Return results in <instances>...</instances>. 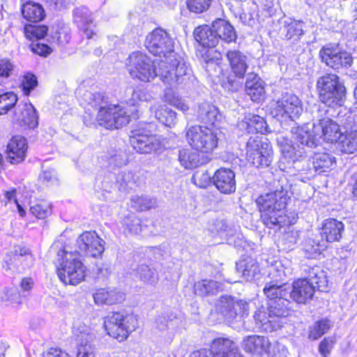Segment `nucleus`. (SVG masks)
Returning a JSON list of instances; mask_svg holds the SVG:
<instances>
[{"label":"nucleus","mask_w":357,"mask_h":357,"mask_svg":"<svg viewBox=\"0 0 357 357\" xmlns=\"http://www.w3.org/2000/svg\"><path fill=\"white\" fill-rule=\"evenodd\" d=\"M212 0H188L187 5L188 9L196 13H201L207 10Z\"/></svg>","instance_id":"obj_54"},{"label":"nucleus","mask_w":357,"mask_h":357,"mask_svg":"<svg viewBox=\"0 0 357 357\" xmlns=\"http://www.w3.org/2000/svg\"><path fill=\"white\" fill-rule=\"evenodd\" d=\"M291 132L294 141V144L292 145L294 150H296V146L303 149L305 146L313 148L317 146L319 137L313 130L311 132L308 125L301 127H294L291 128Z\"/></svg>","instance_id":"obj_18"},{"label":"nucleus","mask_w":357,"mask_h":357,"mask_svg":"<svg viewBox=\"0 0 357 357\" xmlns=\"http://www.w3.org/2000/svg\"><path fill=\"white\" fill-rule=\"evenodd\" d=\"M319 55L322 62L335 70L350 67L353 62L351 55L336 45L323 47Z\"/></svg>","instance_id":"obj_14"},{"label":"nucleus","mask_w":357,"mask_h":357,"mask_svg":"<svg viewBox=\"0 0 357 357\" xmlns=\"http://www.w3.org/2000/svg\"><path fill=\"white\" fill-rule=\"evenodd\" d=\"M170 66L165 61H160L158 67L150 57L141 52H135L127 59L126 66L130 75L142 82H151L158 77L170 87L185 82L190 78L191 69L186 62L174 60Z\"/></svg>","instance_id":"obj_1"},{"label":"nucleus","mask_w":357,"mask_h":357,"mask_svg":"<svg viewBox=\"0 0 357 357\" xmlns=\"http://www.w3.org/2000/svg\"><path fill=\"white\" fill-rule=\"evenodd\" d=\"M40 181L47 185L57 183V175L54 169H43L39 176Z\"/></svg>","instance_id":"obj_57"},{"label":"nucleus","mask_w":357,"mask_h":357,"mask_svg":"<svg viewBox=\"0 0 357 357\" xmlns=\"http://www.w3.org/2000/svg\"><path fill=\"white\" fill-rule=\"evenodd\" d=\"M123 226L130 234H138L142 231V220L135 215H130L124 218Z\"/></svg>","instance_id":"obj_48"},{"label":"nucleus","mask_w":357,"mask_h":357,"mask_svg":"<svg viewBox=\"0 0 357 357\" xmlns=\"http://www.w3.org/2000/svg\"><path fill=\"white\" fill-rule=\"evenodd\" d=\"M285 29L287 31L285 37L287 39H294L297 40L299 39L300 36L303 34V24L301 22H285Z\"/></svg>","instance_id":"obj_49"},{"label":"nucleus","mask_w":357,"mask_h":357,"mask_svg":"<svg viewBox=\"0 0 357 357\" xmlns=\"http://www.w3.org/2000/svg\"><path fill=\"white\" fill-rule=\"evenodd\" d=\"M13 121L20 126L35 128L38 125L36 110L31 103H20L15 110Z\"/></svg>","instance_id":"obj_22"},{"label":"nucleus","mask_w":357,"mask_h":357,"mask_svg":"<svg viewBox=\"0 0 357 357\" xmlns=\"http://www.w3.org/2000/svg\"><path fill=\"white\" fill-rule=\"evenodd\" d=\"M246 159L257 168L267 167L272 161V149L258 137H250L246 146Z\"/></svg>","instance_id":"obj_9"},{"label":"nucleus","mask_w":357,"mask_h":357,"mask_svg":"<svg viewBox=\"0 0 357 357\" xmlns=\"http://www.w3.org/2000/svg\"><path fill=\"white\" fill-rule=\"evenodd\" d=\"M145 47L150 53L162 58L160 61H167L169 66L176 59L185 62L183 58L174 52V41L164 29L158 28L149 33L145 40Z\"/></svg>","instance_id":"obj_4"},{"label":"nucleus","mask_w":357,"mask_h":357,"mask_svg":"<svg viewBox=\"0 0 357 357\" xmlns=\"http://www.w3.org/2000/svg\"><path fill=\"white\" fill-rule=\"evenodd\" d=\"M14 249V251H12V252L14 254L13 258L15 261H20V258L24 257L26 259H32L29 249L20 245L15 246Z\"/></svg>","instance_id":"obj_64"},{"label":"nucleus","mask_w":357,"mask_h":357,"mask_svg":"<svg viewBox=\"0 0 357 357\" xmlns=\"http://www.w3.org/2000/svg\"><path fill=\"white\" fill-rule=\"evenodd\" d=\"M74 22L79 30L90 39L96 34L95 24L91 17V13L87 8L80 7L74 10Z\"/></svg>","instance_id":"obj_20"},{"label":"nucleus","mask_w":357,"mask_h":357,"mask_svg":"<svg viewBox=\"0 0 357 357\" xmlns=\"http://www.w3.org/2000/svg\"><path fill=\"white\" fill-rule=\"evenodd\" d=\"M51 252H56L57 274L63 283L77 285L84 280L86 267L79 259L77 252L70 251L66 247L58 250L56 245L51 248Z\"/></svg>","instance_id":"obj_3"},{"label":"nucleus","mask_w":357,"mask_h":357,"mask_svg":"<svg viewBox=\"0 0 357 357\" xmlns=\"http://www.w3.org/2000/svg\"><path fill=\"white\" fill-rule=\"evenodd\" d=\"M150 97V95L144 89L136 88L132 91L129 102L131 105H135L140 101L149 100Z\"/></svg>","instance_id":"obj_58"},{"label":"nucleus","mask_w":357,"mask_h":357,"mask_svg":"<svg viewBox=\"0 0 357 357\" xmlns=\"http://www.w3.org/2000/svg\"><path fill=\"white\" fill-rule=\"evenodd\" d=\"M213 30L218 37V43L220 40L229 43L235 42L237 35L234 26L227 21L218 19L212 24Z\"/></svg>","instance_id":"obj_28"},{"label":"nucleus","mask_w":357,"mask_h":357,"mask_svg":"<svg viewBox=\"0 0 357 357\" xmlns=\"http://www.w3.org/2000/svg\"><path fill=\"white\" fill-rule=\"evenodd\" d=\"M337 143V149L346 154H351L357 151V131L350 130L342 132Z\"/></svg>","instance_id":"obj_37"},{"label":"nucleus","mask_w":357,"mask_h":357,"mask_svg":"<svg viewBox=\"0 0 357 357\" xmlns=\"http://www.w3.org/2000/svg\"><path fill=\"white\" fill-rule=\"evenodd\" d=\"M93 299L98 305H114L123 301L125 295L114 289H100L93 294Z\"/></svg>","instance_id":"obj_30"},{"label":"nucleus","mask_w":357,"mask_h":357,"mask_svg":"<svg viewBox=\"0 0 357 357\" xmlns=\"http://www.w3.org/2000/svg\"><path fill=\"white\" fill-rule=\"evenodd\" d=\"M82 98L86 104L95 108L101 109V106L107 105L104 102L103 96L99 92L92 93L87 91L83 93Z\"/></svg>","instance_id":"obj_51"},{"label":"nucleus","mask_w":357,"mask_h":357,"mask_svg":"<svg viewBox=\"0 0 357 357\" xmlns=\"http://www.w3.org/2000/svg\"><path fill=\"white\" fill-rule=\"evenodd\" d=\"M192 178L195 183L200 188H206L211 183V176L207 172H197L194 175Z\"/></svg>","instance_id":"obj_61"},{"label":"nucleus","mask_w":357,"mask_h":357,"mask_svg":"<svg viewBox=\"0 0 357 357\" xmlns=\"http://www.w3.org/2000/svg\"><path fill=\"white\" fill-rule=\"evenodd\" d=\"M96 119L99 125L105 128L118 129L129 123L130 114L119 105H106L99 109Z\"/></svg>","instance_id":"obj_10"},{"label":"nucleus","mask_w":357,"mask_h":357,"mask_svg":"<svg viewBox=\"0 0 357 357\" xmlns=\"http://www.w3.org/2000/svg\"><path fill=\"white\" fill-rule=\"evenodd\" d=\"M48 28L45 25H26L24 28L25 36L31 40L43 38L47 33Z\"/></svg>","instance_id":"obj_46"},{"label":"nucleus","mask_w":357,"mask_h":357,"mask_svg":"<svg viewBox=\"0 0 357 357\" xmlns=\"http://www.w3.org/2000/svg\"><path fill=\"white\" fill-rule=\"evenodd\" d=\"M343 229L344 225L342 222L335 219H328L323 224L321 235L322 238H325L326 243L338 241L342 238Z\"/></svg>","instance_id":"obj_29"},{"label":"nucleus","mask_w":357,"mask_h":357,"mask_svg":"<svg viewBox=\"0 0 357 357\" xmlns=\"http://www.w3.org/2000/svg\"><path fill=\"white\" fill-rule=\"evenodd\" d=\"M31 49L35 54L43 56H47L52 52V49L47 45L40 43H33Z\"/></svg>","instance_id":"obj_63"},{"label":"nucleus","mask_w":357,"mask_h":357,"mask_svg":"<svg viewBox=\"0 0 357 357\" xmlns=\"http://www.w3.org/2000/svg\"><path fill=\"white\" fill-rule=\"evenodd\" d=\"M30 211L36 218L43 219L51 214L52 209L49 203L40 202L31 206Z\"/></svg>","instance_id":"obj_52"},{"label":"nucleus","mask_w":357,"mask_h":357,"mask_svg":"<svg viewBox=\"0 0 357 357\" xmlns=\"http://www.w3.org/2000/svg\"><path fill=\"white\" fill-rule=\"evenodd\" d=\"M314 108L316 110L314 119H317V122L313 123L314 132L319 138L323 137L328 142H337L342 133L339 124L330 118L323 116L326 110L321 105L314 106Z\"/></svg>","instance_id":"obj_8"},{"label":"nucleus","mask_w":357,"mask_h":357,"mask_svg":"<svg viewBox=\"0 0 357 357\" xmlns=\"http://www.w3.org/2000/svg\"><path fill=\"white\" fill-rule=\"evenodd\" d=\"M327 245L324 241L308 238L305 240L303 244L304 250L309 254L310 257H314L319 255L322 250L326 248Z\"/></svg>","instance_id":"obj_45"},{"label":"nucleus","mask_w":357,"mask_h":357,"mask_svg":"<svg viewBox=\"0 0 357 357\" xmlns=\"http://www.w3.org/2000/svg\"><path fill=\"white\" fill-rule=\"evenodd\" d=\"M288 189V185H281L275 191L257 198L256 202L261 212V218L266 227L270 228L274 226L281 227L284 223L283 210L290 198Z\"/></svg>","instance_id":"obj_2"},{"label":"nucleus","mask_w":357,"mask_h":357,"mask_svg":"<svg viewBox=\"0 0 357 357\" xmlns=\"http://www.w3.org/2000/svg\"><path fill=\"white\" fill-rule=\"evenodd\" d=\"M335 344V340L333 337H325L319 344V351L324 357H328Z\"/></svg>","instance_id":"obj_60"},{"label":"nucleus","mask_w":357,"mask_h":357,"mask_svg":"<svg viewBox=\"0 0 357 357\" xmlns=\"http://www.w3.org/2000/svg\"><path fill=\"white\" fill-rule=\"evenodd\" d=\"M178 160L182 166L185 169L197 167L207 162V158L200 157L197 152L190 149H183L179 151Z\"/></svg>","instance_id":"obj_38"},{"label":"nucleus","mask_w":357,"mask_h":357,"mask_svg":"<svg viewBox=\"0 0 357 357\" xmlns=\"http://www.w3.org/2000/svg\"><path fill=\"white\" fill-rule=\"evenodd\" d=\"M215 187L224 194H231L236 190L235 174L229 169L220 168L218 169L213 177Z\"/></svg>","instance_id":"obj_24"},{"label":"nucleus","mask_w":357,"mask_h":357,"mask_svg":"<svg viewBox=\"0 0 357 357\" xmlns=\"http://www.w3.org/2000/svg\"><path fill=\"white\" fill-rule=\"evenodd\" d=\"M77 254L86 257H100L105 250V241L96 231H89L82 233L77 239Z\"/></svg>","instance_id":"obj_15"},{"label":"nucleus","mask_w":357,"mask_h":357,"mask_svg":"<svg viewBox=\"0 0 357 357\" xmlns=\"http://www.w3.org/2000/svg\"><path fill=\"white\" fill-rule=\"evenodd\" d=\"M335 163V158L327 153H316L312 160V167L310 162L306 158L302 159L298 162H294L296 167L303 172L309 177L314 176L315 173L321 174L330 169Z\"/></svg>","instance_id":"obj_16"},{"label":"nucleus","mask_w":357,"mask_h":357,"mask_svg":"<svg viewBox=\"0 0 357 357\" xmlns=\"http://www.w3.org/2000/svg\"><path fill=\"white\" fill-rule=\"evenodd\" d=\"M236 270L238 273H242L243 277L248 281L258 279L260 275L258 263L252 258L238 262Z\"/></svg>","instance_id":"obj_36"},{"label":"nucleus","mask_w":357,"mask_h":357,"mask_svg":"<svg viewBox=\"0 0 357 357\" xmlns=\"http://www.w3.org/2000/svg\"><path fill=\"white\" fill-rule=\"evenodd\" d=\"M236 298L231 296H222L216 303V308L226 319H236V312L234 310Z\"/></svg>","instance_id":"obj_40"},{"label":"nucleus","mask_w":357,"mask_h":357,"mask_svg":"<svg viewBox=\"0 0 357 357\" xmlns=\"http://www.w3.org/2000/svg\"><path fill=\"white\" fill-rule=\"evenodd\" d=\"M151 110L155 113V118L164 125L171 127L175 123L176 114L167 106L155 104L151 107Z\"/></svg>","instance_id":"obj_41"},{"label":"nucleus","mask_w":357,"mask_h":357,"mask_svg":"<svg viewBox=\"0 0 357 357\" xmlns=\"http://www.w3.org/2000/svg\"><path fill=\"white\" fill-rule=\"evenodd\" d=\"M288 298L284 296L268 303V310L271 312V314L275 315L277 319L281 321L282 319L289 317L292 312L291 302Z\"/></svg>","instance_id":"obj_34"},{"label":"nucleus","mask_w":357,"mask_h":357,"mask_svg":"<svg viewBox=\"0 0 357 357\" xmlns=\"http://www.w3.org/2000/svg\"><path fill=\"white\" fill-rule=\"evenodd\" d=\"M226 56L235 77L243 79L248 68V57L236 50L228 51Z\"/></svg>","instance_id":"obj_27"},{"label":"nucleus","mask_w":357,"mask_h":357,"mask_svg":"<svg viewBox=\"0 0 357 357\" xmlns=\"http://www.w3.org/2000/svg\"><path fill=\"white\" fill-rule=\"evenodd\" d=\"M13 66L9 60H0V84L3 82V78H8L13 71Z\"/></svg>","instance_id":"obj_62"},{"label":"nucleus","mask_w":357,"mask_h":357,"mask_svg":"<svg viewBox=\"0 0 357 357\" xmlns=\"http://www.w3.org/2000/svg\"><path fill=\"white\" fill-rule=\"evenodd\" d=\"M194 293L201 297L214 296L223 290V285L215 280L204 279L194 284Z\"/></svg>","instance_id":"obj_33"},{"label":"nucleus","mask_w":357,"mask_h":357,"mask_svg":"<svg viewBox=\"0 0 357 357\" xmlns=\"http://www.w3.org/2000/svg\"><path fill=\"white\" fill-rule=\"evenodd\" d=\"M38 85L37 77L31 73L25 75L22 81V88L24 93L29 96L32 90Z\"/></svg>","instance_id":"obj_56"},{"label":"nucleus","mask_w":357,"mask_h":357,"mask_svg":"<svg viewBox=\"0 0 357 357\" xmlns=\"http://www.w3.org/2000/svg\"><path fill=\"white\" fill-rule=\"evenodd\" d=\"M320 100L328 107L341 106L346 96V89L335 74H326L317 82Z\"/></svg>","instance_id":"obj_5"},{"label":"nucleus","mask_w":357,"mask_h":357,"mask_svg":"<svg viewBox=\"0 0 357 357\" xmlns=\"http://www.w3.org/2000/svg\"><path fill=\"white\" fill-rule=\"evenodd\" d=\"M130 144L137 152L151 153L160 151L162 147L161 137L152 135L146 128H138L131 131Z\"/></svg>","instance_id":"obj_11"},{"label":"nucleus","mask_w":357,"mask_h":357,"mask_svg":"<svg viewBox=\"0 0 357 357\" xmlns=\"http://www.w3.org/2000/svg\"><path fill=\"white\" fill-rule=\"evenodd\" d=\"M330 328L331 324L328 319H325L317 321L310 331L309 337L317 340L327 333Z\"/></svg>","instance_id":"obj_50"},{"label":"nucleus","mask_w":357,"mask_h":357,"mask_svg":"<svg viewBox=\"0 0 357 357\" xmlns=\"http://www.w3.org/2000/svg\"><path fill=\"white\" fill-rule=\"evenodd\" d=\"M136 276L144 284L155 285L158 280V274L148 265L142 264L138 265L135 269Z\"/></svg>","instance_id":"obj_44"},{"label":"nucleus","mask_w":357,"mask_h":357,"mask_svg":"<svg viewBox=\"0 0 357 357\" xmlns=\"http://www.w3.org/2000/svg\"><path fill=\"white\" fill-rule=\"evenodd\" d=\"M220 132L214 128L192 126L186 132V140L191 148L202 153H211L217 146Z\"/></svg>","instance_id":"obj_6"},{"label":"nucleus","mask_w":357,"mask_h":357,"mask_svg":"<svg viewBox=\"0 0 357 357\" xmlns=\"http://www.w3.org/2000/svg\"><path fill=\"white\" fill-rule=\"evenodd\" d=\"M22 13L27 21L38 22L44 19L45 10L39 3L28 1L22 5Z\"/></svg>","instance_id":"obj_39"},{"label":"nucleus","mask_w":357,"mask_h":357,"mask_svg":"<svg viewBox=\"0 0 357 357\" xmlns=\"http://www.w3.org/2000/svg\"><path fill=\"white\" fill-rule=\"evenodd\" d=\"M195 40L202 46L213 47L218 44V37L211 27L208 25L200 26L194 31Z\"/></svg>","instance_id":"obj_35"},{"label":"nucleus","mask_w":357,"mask_h":357,"mask_svg":"<svg viewBox=\"0 0 357 357\" xmlns=\"http://www.w3.org/2000/svg\"><path fill=\"white\" fill-rule=\"evenodd\" d=\"M155 202L144 196H135L131 199V207L139 211H146L151 208Z\"/></svg>","instance_id":"obj_53"},{"label":"nucleus","mask_w":357,"mask_h":357,"mask_svg":"<svg viewBox=\"0 0 357 357\" xmlns=\"http://www.w3.org/2000/svg\"><path fill=\"white\" fill-rule=\"evenodd\" d=\"M268 311L267 312L266 309L262 307L255 312L254 318L261 324L263 330L271 332L280 328L283 322L277 319L275 315L272 316L268 310Z\"/></svg>","instance_id":"obj_31"},{"label":"nucleus","mask_w":357,"mask_h":357,"mask_svg":"<svg viewBox=\"0 0 357 357\" xmlns=\"http://www.w3.org/2000/svg\"><path fill=\"white\" fill-rule=\"evenodd\" d=\"M303 104L299 98L291 93H285L273 105L272 113L277 117L293 119L303 112Z\"/></svg>","instance_id":"obj_13"},{"label":"nucleus","mask_w":357,"mask_h":357,"mask_svg":"<svg viewBox=\"0 0 357 357\" xmlns=\"http://www.w3.org/2000/svg\"><path fill=\"white\" fill-rule=\"evenodd\" d=\"M314 291V286L307 278L298 279L293 283L289 296L298 303H305L312 299Z\"/></svg>","instance_id":"obj_23"},{"label":"nucleus","mask_w":357,"mask_h":357,"mask_svg":"<svg viewBox=\"0 0 357 357\" xmlns=\"http://www.w3.org/2000/svg\"><path fill=\"white\" fill-rule=\"evenodd\" d=\"M73 335L77 344V357H94L93 342L96 337L94 330L84 323H79L73 328Z\"/></svg>","instance_id":"obj_12"},{"label":"nucleus","mask_w":357,"mask_h":357,"mask_svg":"<svg viewBox=\"0 0 357 357\" xmlns=\"http://www.w3.org/2000/svg\"><path fill=\"white\" fill-rule=\"evenodd\" d=\"M245 125L248 133H264L266 132V123L264 118L255 114H249L245 117L243 126Z\"/></svg>","instance_id":"obj_42"},{"label":"nucleus","mask_w":357,"mask_h":357,"mask_svg":"<svg viewBox=\"0 0 357 357\" xmlns=\"http://www.w3.org/2000/svg\"><path fill=\"white\" fill-rule=\"evenodd\" d=\"M17 102V96L13 92L0 95V115L6 114Z\"/></svg>","instance_id":"obj_47"},{"label":"nucleus","mask_w":357,"mask_h":357,"mask_svg":"<svg viewBox=\"0 0 357 357\" xmlns=\"http://www.w3.org/2000/svg\"><path fill=\"white\" fill-rule=\"evenodd\" d=\"M197 118L203 123L214 125L221 119L218 107L213 104L204 102L199 105Z\"/></svg>","instance_id":"obj_32"},{"label":"nucleus","mask_w":357,"mask_h":357,"mask_svg":"<svg viewBox=\"0 0 357 357\" xmlns=\"http://www.w3.org/2000/svg\"><path fill=\"white\" fill-rule=\"evenodd\" d=\"M26 149L25 138L22 136L13 137L7 145V153L10 162L15 164L23 161Z\"/></svg>","instance_id":"obj_26"},{"label":"nucleus","mask_w":357,"mask_h":357,"mask_svg":"<svg viewBox=\"0 0 357 357\" xmlns=\"http://www.w3.org/2000/svg\"><path fill=\"white\" fill-rule=\"evenodd\" d=\"M234 310L236 312V318L247 317L250 310L249 303L244 300L236 299Z\"/></svg>","instance_id":"obj_59"},{"label":"nucleus","mask_w":357,"mask_h":357,"mask_svg":"<svg viewBox=\"0 0 357 357\" xmlns=\"http://www.w3.org/2000/svg\"><path fill=\"white\" fill-rule=\"evenodd\" d=\"M269 275L274 278V280L267 282L264 288V293L268 299V302L279 300L284 296L289 297V287L283 282L284 271L272 268Z\"/></svg>","instance_id":"obj_17"},{"label":"nucleus","mask_w":357,"mask_h":357,"mask_svg":"<svg viewBox=\"0 0 357 357\" xmlns=\"http://www.w3.org/2000/svg\"><path fill=\"white\" fill-rule=\"evenodd\" d=\"M117 182L119 183V188L123 190H128L132 189L135 184V181L132 172L121 173Z\"/></svg>","instance_id":"obj_55"},{"label":"nucleus","mask_w":357,"mask_h":357,"mask_svg":"<svg viewBox=\"0 0 357 357\" xmlns=\"http://www.w3.org/2000/svg\"><path fill=\"white\" fill-rule=\"evenodd\" d=\"M245 86L246 94L252 101L259 102L264 98V82L257 73H250L247 75Z\"/></svg>","instance_id":"obj_25"},{"label":"nucleus","mask_w":357,"mask_h":357,"mask_svg":"<svg viewBox=\"0 0 357 357\" xmlns=\"http://www.w3.org/2000/svg\"><path fill=\"white\" fill-rule=\"evenodd\" d=\"M215 357H243L236 344L228 337H217L211 342Z\"/></svg>","instance_id":"obj_19"},{"label":"nucleus","mask_w":357,"mask_h":357,"mask_svg":"<svg viewBox=\"0 0 357 357\" xmlns=\"http://www.w3.org/2000/svg\"><path fill=\"white\" fill-rule=\"evenodd\" d=\"M241 347L246 353L261 356L268 353L271 342L265 336L254 335L245 337L241 343Z\"/></svg>","instance_id":"obj_21"},{"label":"nucleus","mask_w":357,"mask_h":357,"mask_svg":"<svg viewBox=\"0 0 357 357\" xmlns=\"http://www.w3.org/2000/svg\"><path fill=\"white\" fill-rule=\"evenodd\" d=\"M307 279L314 286L315 289L324 291L327 287L326 273L319 266L309 268Z\"/></svg>","instance_id":"obj_43"},{"label":"nucleus","mask_w":357,"mask_h":357,"mask_svg":"<svg viewBox=\"0 0 357 357\" xmlns=\"http://www.w3.org/2000/svg\"><path fill=\"white\" fill-rule=\"evenodd\" d=\"M138 325L136 316L128 314L124 316L119 312H114L105 318L104 327L107 333L119 342L126 340L130 333L134 331Z\"/></svg>","instance_id":"obj_7"}]
</instances>
